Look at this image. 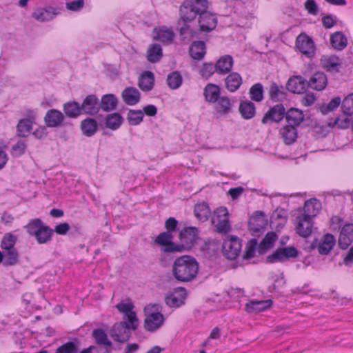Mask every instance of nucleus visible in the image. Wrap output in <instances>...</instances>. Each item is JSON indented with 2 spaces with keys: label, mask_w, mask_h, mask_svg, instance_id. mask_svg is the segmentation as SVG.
I'll return each instance as SVG.
<instances>
[{
  "label": "nucleus",
  "mask_w": 353,
  "mask_h": 353,
  "mask_svg": "<svg viewBox=\"0 0 353 353\" xmlns=\"http://www.w3.org/2000/svg\"><path fill=\"white\" fill-rule=\"evenodd\" d=\"M199 265L195 258L190 255L177 257L172 265V275L180 283L194 281L198 274Z\"/></svg>",
  "instance_id": "nucleus-1"
},
{
  "label": "nucleus",
  "mask_w": 353,
  "mask_h": 353,
  "mask_svg": "<svg viewBox=\"0 0 353 353\" xmlns=\"http://www.w3.org/2000/svg\"><path fill=\"white\" fill-rule=\"evenodd\" d=\"M207 0H186L180 6V19L185 22H191L201 11L208 9Z\"/></svg>",
  "instance_id": "nucleus-2"
},
{
  "label": "nucleus",
  "mask_w": 353,
  "mask_h": 353,
  "mask_svg": "<svg viewBox=\"0 0 353 353\" xmlns=\"http://www.w3.org/2000/svg\"><path fill=\"white\" fill-rule=\"evenodd\" d=\"M131 326L132 324L126 321L115 323L110 330V336L114 341L125 343L131 336Z\"/></svg>",
  "instance_id": "nucleus-3"
},
{
  "label": "nucleus",
  "mask_w": 353,
  "mask_h": 353,
  "mask_svg": "<svg viewBox=\"0 0 353 353\" xmlns=\"http://www.w3.org/2000/svg\"><path fill=\"white\" fill-rule=\"evenodd\" d=\"M212 223L219 233L226 234L230 229L229 213L226 208H218L214 212Z\"/></svg>",
  "instance_id": "nucleus-4"
},
{
  "label": "nucleus",
  "mask_w": 353,
  "mask_h": 353,
  "mask_svg": "<svg viewBox=\"0 0 353 353\" xmlns=\"http://www.w3.org/2000/svg\"><path fill=\"white\" fill-rule=\"evenodd\" d=\"M148 307L154 308V312L146 315L144 321V328L149 332H154L163 324L164 316L159 312L161 307L159 304L150 305Z\"/></svg>",
  "instance_id": "nucleus-5"
},
{
  "label": "nucleus",
  "mask_w": 353,
  "mask_h": 353,
  "mask_svg": "<svg viewBox=\"0 0 353 353\" xmlns=\"http://www.w3.org/2000/svg\"><path fill=\"white\" fill-rule=\"evenodd\" d=\"M299 252L294 246H287L277 248L272 254L266 257L265 261L268 263L284 262L290 259L296 258Z\"/></svg>",
  "instance_id": "nucleus-6"
},
{
  "label": "nucleus",
  "mask_w": 353,
  "mask_h": 353,
  "mask_svg": "<svg viewBox=\"0 0 353 353\" xmlns=\"http://www.w3.org/2000/svg\"><path fill=\"white\" fill-rule=\"evenodd\" d=\"M242 244L240 239L231 236L223 243L222 252L224 256L229 260L236 259L241 252Z\"/></svg>",
  "instance_id": "nucleus-7"
},
{
  "label": "nucleus",
  "mask_w": 353,
  "mask_h": 353,
  "mask_svg": "<svg viewBox=\"0 0 353 353\" xmlns=\"http://www.w3.org/2000/svg\"><path fill=\"white\" fill-rule=\"evenodd\" d=\"M198 22L201 32H209L216 28L218 20L215 14L204 9L199 16Z\"/></svg>",
  "instance_id": "nucleus-8"
},
{
  "label": "nucleus",
  "mask_w": 353,
  "mask_h": 353,
  "mask_svg": "<svg viewBox=\"0 0 353 353\" xmlns=\"http://www.w3.org/2000/svg\"><path fill=\"white\" fill-rule=\"evenodd\" d=\"M199 230L195 227H186L179 232V238L184 250L192 248L196 243Z\"/></svg>",
  "instance_id": "nucleus-9"
},
{
  "label": "nucleus",
  "mask_w": 353,
  "mask_h": 353,
  "mask_svg": "<svg viewBox=\"0 0 353 353\" xmlns=\"http://www.w3.org/2000/svg\"><path fill=\"white\" fill-rule=\"evenodd\" d=\"M335 244V237L331 234H325L322 240L318 243L316 239L310 245V250H312L317 248L318 252L320 254L327 255L330 253Z\"/></svg>",
  "instance_id": "nucleus-10"
},
{
  "label": "nucleus",
  "mask_w": 353,
  "mask_h": 353,
  "mask_svg": "<svg viewBox=\"0 0 353 353\" xmlns=\"http://www.w3.org/2000/svg\"><path fill=\"white\" fill-rule=\"evenodd\" d=\"M285 115V109L283 104H276L270 108L264 114L261 119V123L264 125L271 124L272 123L280 122Z\"/></svg>",
  "instance_id": "nucleus-11"
},
{
  "label": "nucleus",
  "mask_w": 353,
  "mask_h": 353,
  "mask_svg": "<svg viewBox=\"0 0 353 353\" xmlns=\"http://www.w3.org/2000/svg\"><path fill=\"white\" fill-rule=\"evenodd\" d=\"M311 217L297 214L295 219L296 232L302 237L309 236L312 232L313 221Z\"/></svg>",
  "instance_id": "nucleus-12"
},
{
  "label": "nucleus",
  "mask_w": 353,
  "mask_h": 353,
  "mask_svg": "<svg viewBox=\"0 0 353 353\" xmlns=\"http://www.w3.org/2000/svg\"><path fill=\"white\" fill-rule=\"evenodd\" d=\"M296 47L303 54L307 57L314 55V44L311 38L305 34H300L296 40Z\"/></svg>",
  "instance_id": "nucleus-13"
},
{
  "label": "nucleus",
  "mask_w": 353,
  "mask_h": 353,
  "mask_svg": "<svg viewBox=\"0 0 353 353\" xmlns=\"http://www.w3.org/2000/svg\"><path fill=\"white\" fill-rule=\"evenodd\" d=\"M117 310L124 314V319L126 318V321L132 324V330H135L138 327V319L136 312L132 310L134 305L132 303H123L121 302L116 305Z\"/></svg>",
  "instance_id": "nucleus-14"
},
{
  "label": "nucleus",
  "mask_w": 353,
  "mask_h": 353,
  "mask_svg": "<svg viewBox=\"0 0 353 353\" xmlns=\"http://www.w3.org/2000/svg\"><path fill=\"white\" fill-rule=\"evenodd\" d=\"M83 114L95 115L99 112V99L96 94H89L81 104Z\"/></svg>",
  "instance_id": "nucleus-15"
},
{
  "label": "nucleus",
  "mask_w": 353,
  "mask_h": 353,
  "mask_svg": "<svg viewBox=\"0 0 353 353\" xmlns=\"http://www.w3.org/2000/svg\"><path fill=\"white\" fill-rule=\"evenodd\" d=\"M321 209V202L315 198L306 201L303 208L297 210V214L314 218Z\"/></svg>",
  "instance_id": "nucleus-16"
},
{
  "label": "nucleus",
  "mask_w": 353,
  "mask_h": 353,
  "mask_svg": "<svg viewBox=\"0 0 353 353\" xmlns=\"http://www.w3.org/2000/svg\"><path fill=\"white\" fill-rule=\"evenodd\" d=\"M307 88V79L301 76L290 77L286 83V89L292 93H303Z\"/></svg>",
  "instance_id": "nucleus-17"
},
{
  "label": "nucleus",
  "mask_w": 353,
  "mask_h": 353,
  "mask_svg": "<svg viewBox=\"0 0 353 353\" xmlns=\"http://www.w3.org/2000/svg\"><path fill=\"white\" fill-rule=\"evenodd\" d=\"M353 241V224H345L341 230L339 237V246L341 249H346Z\"/></svg>",
  "instance_id": "nucleus-18"
},
{
  "label": "nucleus",
  "mask_w": 353,
  "mask_h": 353,
  "mask_svg": "<svg viewBox=\"0 0 353 353\" xmlns=\"http://www.w3.org/2000/svg\"><path fill=\"white\" fill-rule=\"evenodd\" d=\"M64 120L63 113L56 109H50L47 111L44 121L48 127L56 128L60 126Z\"/></svg>",
  "instance_id": "nucleus-19"
},
{
  "label": "nucleus",
  "mask_w": 353,
  "mask_h": 353,
  "mask_svg": "<svg viewBox=\"0 0 353 353\" xmlns=\"http://www.w3.org/2000/svg\"><path fill=\"white\" fill-rule=\"evenodd\" d=\"M29 119H20L17 126V135L21 137H27L32 130V120L34 119L35 116L32 110L28 111Z\"/></svg>",
  "instance_id": "nucleus-20"
},
{
  "label": "nucleus",
  "mask_w": 353,
  "mask_h": 353,
  "mask_svg": "<svg viewBox=\"0 0 353 353\" xmlns=\"http://www.w3.org/2000/svg\"><path fill=\"white\" fill-rule=\"evenodd\" d=\"M327 83V79L323 72H315L307 81L308 88L317 91L324 90Z\"/></svg>",
  "instance_id": "nucleus-21"
},
{
  "label": "nucleus",
  "mask_w": 353,
  "mask_h": 353,
  "mask_svg": "<svg viewBox=\"0 0 353 353\" xmlns=\"http://www.w3.org/2000/svg\"><path fill=\"white\" fill-rule=\"evenodd\" d=\"M138 85L143 92H150L154 85V74L151 71L143 72L138 78Z\"/></svg>",
  "instance_id": "nucleus-22"
},
{
  "label": "nucleus",
  "mask_w": 353,
  "mask_h": 353,
  "mask_svg": "<svg viewBox=\"0 0 353 353\" xmlns=\"http://www.w3.org/2000/svg\"><path fill=\"white\" fill-rule=\"evenodd\" d=\"M119 99L114 94H106L101 97L99 101V110L104 112H112L117 109Z\"/></svg>",
  "instance_id": "nucleus-23"
},
{
  "label": "nucleus",
  "mask_w": 353,
  "mask_h": 353,
  "mask_svg": "<svg viewBox=\"0 0 353 353\" xmlns=\"http://www.w3.org/2000/svg\"><path fill=\"white\" fill-rule=\"evenodd\" d=\"M175 292L179 293L180 297H177L174 294H170L165 298L166 305L170 307H178L181 306L184 303L183 301L186 298V290L184 288H176Z\"/></svg>",
  "instance_id": "nucleus-24"
},
{
  "label": "nucleus",
  "mask_w": 353,
  "mask_h": 353,
  "mask_svg": "<svg viewBox=\"0 0 353 353\" xmlns=\"http://www.w3.org/2000/svg\"><path fill=\"white\" fill-rule=\"evenodd\" d=\"M279 134L285 145H292L297 139V130L292 125L288 124L281 128Z\"/></svg>",
  "instance_id": "nucleus-25"
},
{
  "label": "nucleus",
  "mask_w": 353,
  "mask_h": 353,
  "mask_svg": "<svg viewBox=\"0 0 353 353\" xmlns=\"http://www.w3.org/2000/svg\"><path fill=\"white\" fill-rule=\"evenodd\" d=\"M121 97L123 101L129 105L138 103L141 98L139 91L134 87L125 88L121 93Z\"/></svg>",
  "instance_id": "nucleus-26"
},
{
  "label": "nucleus",
  "mask_w": 353,
  "mask_h": 353,
  "mask_svg": "<svg viewBox=\"0 0 353 353\" xmlns=\"http://www.w3.org/2000/svg\"><path fill=\"white\" fill-rule=\"evenodd\" d=\"M285 117L288 125L299 126L304 121V114L302 110L292 108L285 111Z\"/></svg>",
  "instance_id": "nucleus-27"
},
{
  "label": "nucleus",
  "mask_w": 353,
  "mask_h": 353,
  "mask_svg": "<svg viewBox=\"0 0 353 353\" xmlns=\"http://www.w3.org/2000/svg\"><path fill=\"white\" fill-rule=\"evenodd\" d=\"M233 58L230 55H223L216 62V73L225 74L230 72L233 66Z\"/></svg>",
  "instance_id": "nucleus-28"
},
{
  "label": "nucleus",
  "mask_w": 353,
  "mask_h": 353,
  "mask_svg": "<svg viewBox=\"0 0 353 353\" xmlns=\"http://www.w3.org/2000/svg\"><path fill=\"white\" fill-rule=\"evenodd\" d=\"M272 301L270 299L256 301L252 300L245 305V310L249 313L259 312L271 307Z\"/></svg>",
  "instance_id": "nucleus-29"
},
{
  "label": "nucleus",
  "mask_w": 353,
  "mask_h": 353,
  "mask_svg": "<svg viewBox=\"0 0 353 353\" xmlns=\"http://www.w3.org/2000/svg\"><path fill=\"white\" fill-rule=\"evenodd\" d=\"M221 94L220 87L214 83H208L203 90V95L207 102L215 103Z\"/></svg>",
  "instance_id": "nucleus-30"
},
{
  "label": "nucleus",
  "mask_w": 353,
  "mask_h": 353,
  "mask_svg": "<svg viewBox=\"0 0 353 353\" xmlns=\"http://www.w3.org/2000/svg\"><path fill=\"white\" fill-rule=\"evenodd\" d=\"M321 64L322 68L327 72H338L339 71L340 63L337 56H323L321 59Z\"/></svg>",
  "instance_id": "nucleus-31"
},
{
  "label": "nucleus",
  "mask_w": 353,
  "mask_h": 353,
  "mask_svg": "<svg viewBox=\"0 0 353 353\" xmlns=\"http://www.w3.org/2000/svg\"><path fill=\"white\" fill-rule=\"evenodd\" d=\"M239 111L244 119H251L256 114V107L251 101H241L239 104Z\"/></svg>",
  "instance_id": "nucleus-32"
},
{
  "label": "nucleus",
  "mask_w": 353,
  "mask_h": 353,
  "mask_svg": "<svg viewBox=\"0 0 353 353\" xmlns=\"http://www.w3.org/2000/svg\"><path fill=\"white\" fill-rule=\"evenodd\" d=\"M190 57L195 60H201L204 57L205 51V44L204 41H194L189 48Z\"/></svg>",
  "instance_id": "nucleus-33"
},
{
  "label": "nucleus",
  "mask_w": 353,
  "mask_h": 353,
  "mask_svg": "<svg viewBox=\"0 0 353 353\" xmlns=\"http://www.w3.org/2000/svg\"><path fill=\"white\" fill-rule=\"evenodd\" d=\"M58 12L52 7H47L37 10L33 12L32 17L39 21H50L56 16Z\"/></svg>",
  "instance_id": "nucleus-34"
},
{
  "label": "nucleus",
  "mask_w": 353,
  "mask_h": 353,
  "mask_svg": "<svg viewBox=\"0 0 353 353\" xmlns=\"http://www.w3.org/2000/svg\"><path fill=\"white\" fill-rule=\"evenodd\" d=\"M215 103L214 109L219 114L225 115L232 112V104L228 97H220Z\"/></svg>",
  "instance_id": "nucleus-35"
},
{
  "label": "nucleus",
  "mask_w": 353,
  "mask_h": 353,
  "mask_svg": "<svg viewBox=\"0 0 353 353\" xmlns=\"http://www.w3.org/2000/svg\"><path fill=\"white\" fill-rule=\"evenodd\" d=\"M330 43L335 50H342L347 45V39L342 32L338 31L330 35Z\"/></svg>",
  "instance_id": "nucleus-36"
},
{
  "label": "nucleus",
  "mask_w": 353,
  "mask_h": 353,
  "mask_svg": "<svg viewBox=\"0 0 353 353\" xmlns=\"http://www.w3.org/2000/svg\"><path fill=\"white\" fill-rule=\"evenodd\" d=\"M226 88L232 92L237 90L242 84V78L237 72H231L225 79Z\"/></svg>",
  "instance_id": "nucleus-37"
},
{
  "label": "nucleus",
  "mask_w": 353,
  "mask_h": 353,
  "mask_svg": "<svg viewBox=\"0 0 353 353\" xmlns=\"http://www.w3.org/2000/svg\"><path fill=\"white\" fill-rule=\"evenodd\" d=\"M81 129L84 135L91 137L94 135L98 130L97 122L93 118H86L81 121Z\"/></svg>",
  "instance_id": "nucleus-38"
},
{
  "label": "nucleus",
  "mask_w": 353,
  "mask_h": 353,
  "mask_svg": "<svg viewBox=\"0 0 353 353\" xmlns=\"http://www.w3.org/2000/svg\"><path fill=\"white\" fill-rule=\"evenodd\" d=\"M63 112L69 118H77L83 114L81 105L77 101H68L63 104Z\"/></svg>",
  "instance_id": "nucleus-39"
},
{
  "label": "nucleus",
  "mask_w": 353,
  "mask_h": 353,
  "mask_svg": "<svg viewBox=\"0 0 353 353\" xmlns=\"http://www.w3.org/2000/svg\"><path fill=\"white\" fill-rule=\"evenodd\" d=\"M268 94L273 101H281L286 97L283 86L279 85L274 82L270 85Z\"/></svg>",
  "instance_id": "nucleus-40"
},
{
  "label": "nucleus",
  "mask_w": 353,
  "mask_h": 353,
  "mask_svg": "<svg viewBox=\"0 0 353 353\" xmlns=\"http://www.w3.org/2000/svg\"><path fill=\"white\" fill-rule=\"evenodd\" d=\"M276 239L277 235L274 232H268L258 246L259 253L261 254L272 248Z\"/></svg>",
  "instance_id": "nucleus-41"
},
{
  "label": "nucleus",
  "mask_w": 353,
  "mask_h": 353,
  "mask_svg": "<svg viewBox=\"0 0 353 353\" xmlns=\"http://www.w3.org/2000/svg\"><path fill=\"white\" fill-rule=\"evenodd\" d=\"M92 336L98 345L111 347L112 343L108 339L105 332L101 328L94 329L92 332Z\"/></svg>",
  "instance_id": "nucleus-42"
},
{
  "label": "nucleus",
  "mask_w": 353,
  "mask_h": 353,
  "mask_svg": "<svg viewBox=\"0 0 353 353\" xmlns=\"http://www.w3.org/2000/svg\"><path fill=\"white\" fill-rule=\"evenodd\" d=\"M163 57L161 46L158 43L151 45L147 50V59L150 63H157Z\"/></svg>",
  "instance_id": "nucleus-43"
},
{
  "label": "nucleus",
  "mask_w": 353,
  "mask_h": 353,
  "mask_svg": "<svg viewBox=\"0 0 353 353\" xmlns=\"http://www.w3.org/2000/svg\"><path fill=\"white\" fill-rule=\"evenodd\" d=\"M80 342L79 339H74L57 347L54 353H78Z\"/></svg>",
  "instance_id": "nucleus-44"
},
{
  "label": "nucleus",
  "mask_w": 353,
  "mask_h": 353,
  "mask_svg": "<svg viewBox=\"0 0 353 353\" xmlns=\"http://www.w3.org/2000/svg\"><path fill=\"white\" fill-rule=\"evenodd\" d=\"M194 213L198 219L204 222L209 219L211 211L208 204L202 203L194 206Z\"/></svg>",
  "instance_id": "nucleus-45"
},
{
  "label": "nucleus",
  "mask_w": 353,
  "mask_h": 353,
  "mask_svg": "<svg viewBox=\"0 0 353 353\" xmlns=\"http://www.w3.org/2000/svg\"><path fill=\"white\" fill-rule=\"evenodd\" d=\"M45 225L43 221L39 219H30L28 223L25 226L27 233L31 236H36L38 235V232L41 231Z\"/></svg>",
  "instance_id": "nucleus-46"
},
{
  "label": "nucleus",
  "mask_w": 353,
  "mask_h": 353,
  "mask_svg": "<svg viewBox=\"0 0 353 353\" xmlns=\"http://www.w3.org/2000/svg\"><path fill=\"white\" fill-rule=\"evenodd\" d=\"M4 260L3 265L4 266H13L19 263V253L16 248L4 251Z\"/></svg>",
  "instance_id": "nucleus-47"
},
{
  "label": "nucleus",
  "mask_w": 353,
  "mask_h": 353,
  "mask_svg": "<svg viewBox=\"0 0 353 353\" xmlns=\"http://www.w3.org/2000/svg\"><path fill=\"white\" fill-rule=\"evenodd\" d=\"M189 22L182 21L181 19L178 21L177 28L182 39H190L194 37L195 31L188 23Z\"/></svg>",
  "instance_id": "nucleus-48"
},
{
  "label": "nucleus",
  "mask_w": 353,
  "mask_h": 353,
  "mask_svg": "<svg viewBox=\"0 0 353 353\" xmlns=\"http://www.w3.org/2000/svg\"><path fill=\"white\" fill-rule=\"evenodd\" d=\"M248 226L250 232H252V235H256L264 229L263 219L256 216H252L249 220Z\"/></svg>",
  "instance_id": "nucleus-49"
},
{
  "label": "nucleus",
  "mask_w": 353,
  "mask_h": 353,
  "mask_svg": "<svg viewBox=\"0 0 353 353\" xmlns=\"http://www.w3.org/2000/svg\"><path fill=\"white\" fill-rule=\"evenodd\" d=\"M123 118L119 113L108 114L105 118V126L111 130L118 129L122 123Z\"/></svg>",
  "instance_id": "nucleus-50"
},
{
  "label": "nucleus",
  "mask_w": 353,
  "mask_h": 353,
  "mask_svg": "<svg viewBox=\"0 0 353 353\" xmlns=\"http://www.w3.org/2000/svg\"><path fill=\"white\" fill-rule=\"evenodd\" d=\"M250 98L255 102H261L263 100V87L261 83H256L251 86L249 90Z\"/></svg>",
  "instance_id": "nucleus-51"
},
{
  "label": "nucleus",
  "mask_w": 353,
  "mask_h": 353,
  "mask_svg": "<svg viewBox=\"0 0 353 353\" xmlns=\"http://www.w3.org/2000/svg\"><path fill=\"white\" fill-rule=\"evenodd\" d=\"M53 232V229L45 225L41 231L38 232L35 239L39 244L47 243L52 240Z\"/></svg>",
  "instance_id": "nucleus-52"
},
{
  "label": "nucleus",
  "mask_w": 353,
  "mask_h": 353,
  "mask_svg": "<svg viewBox=\"0 0 353 353\" xmlns=\"http://www.w3.org/2000/svg\"><path fill=\"white\" fill-rule=\"evenodd\" d=\"M167 83L170 88L174 90L179 88L183 82V77L179 72L174 71L168 74Z\"/></svg>",
  "instance_id": "nucleus-53"
},
{
  "label": "nucleus",
  "mask_w": 353,
  "mask_h": 353,
  "mask_svg": "<svg viewBox=\"0 0 353 353\" xmlns=\"http://www.w3.org/2000/svg\"><path fill=\"white\" fill-rule=\"evenodd\" d=\"M17 241V236L12 233H6L1 241V248L5 250L14 249Z\"/></svg>",
  "instance_id": "nucleus-54"
},
{
  "label": "nucleus",
  "mask_w": 353,
  "mask_h": 353,
  "mask_svg": "<svg viewBox=\"0 0 353 353\" xmlns=\"http://www.w3.org/2000/svg\"><path fill=\"white\" fill-rule=\"evenodd\" d=\"M127 119L132 125L141 123L143 119V111L140 110H130L128 113Z\"/></svg>",
  "instance_id": "nucleus-55"
},
{
  "label": "nucleus",
  "mask_w": 353,
  "mask_h": 353,
  "mask_svg": "<svg viewBox=\"0 0 353 353\" xmlns=\"http://www.w3.org/2000/svg\"><path fill=\"white\" fill-rule=\"evenodd\" d=\"M343 113L346 116L353 114V92L348 94L341 102Z\"/></svg>",
  "instance_id": "nucleus-56"
},
{
  "label": "nucleus",
  "mask_w": 353,
  "mask_h": 353,
  "mask_svg": "<svg viewBox=\"0 0 353 353\" xmlns=\"http://www.w3.org/2000/svg\"><path fill=\"white\" fill-rule=\"evenodd\" d=\"M341 102L339 97H334L327 104H324L321 107V113L327 114L328 112L334 111L340 105Z\"/></svg>",
  "instance_id": "nucleus-57"
},
{
  "label": "nucleus",
  "mask_w": 353,
  "mask_h": 353,
  "mask_svg": "<svg viewBox=\"0 0 353 353\" xmlns=\"http://www.w3.org/2000/svg\"><path fill=\"white\" fill-rule=\"evenodd\" d=\"M174 37V32L169 29L160 28L157 32L156 39L163 43L171 42Z\"/></svg>",
  "instance_id": "nucleus-58"
},
{
  "label": "nucleus",
  "mask_w": 353,
  "mask_h": 353,
  "mask_svg": "<svg viewBox=\"0 0 353 353\" xmlns=\"http://www.w3.org/2000/svg\"><path fill=\"white\" fill-rule=\"evenodd\" d=\"M214 72H216V68L212 63H204L200 70L201 75L205 79L210 78Z\"/></svg>",
  "instance_id": "nucleus-59"
},
{
  "label": "nucleus",
  "mask_w": 353,
  "mask_h": 353,
  "mask_svg": "<svg viewBox=\"0 0 353 353\" xmlns=\"http://www.w3.org/2000/svg\"><path fill=\"white\" fill-rule=\"evenodd\" d=\"M257 245V240L255 239H251L248 243L245 252L243 255V259H249L254 256L256 248Z\"/></svg>",
  "instance_id": "nucleus-60"
},
{
  "label": "nucleus",
  "mask_w": 353,
  "mask_h": 353,
  "mask_svg": "<svg viewBox=\"0 0 353 353\" xmlns=\"http://www.w3.org/2000/svg\"><path fill=\"white\" fill-rule=\"evenodd\" d=\"M26 147L25 141H18L12 146L10 153L14 157H19L25 153Z\"/></svg>",
  "instance_id": "nucleus-61"
},
{
  "label": "nucleus",
  "mask_w": 353,
  "mask_h": 353,
  "mask_svg": "<svg viewBox=\"0 0 353 353\" xmlns=\"http://www.w3.org/2000/svg\"><path fill=\"white\" fill-rule=\"evenodd\" d=\"M173 239V236L169 232H161L156 238L155 242L160 245L165 246Z\"/></svg>",
  "instance_id": "nucleus-62"
},
{
  "label": "nucleus",
  "mask_w": 353,
  "mask_h": 353,
  "mask_svg": "<svg viewBox=\"0 0 353 353\" xmlns=\"http://www.w3.org/2000/svg\"><path fill=\"white\" fill-rule=\"evenodd\" d=\"M352 120L349 117L340 118L337 117L334 119L332 126H337L339 129H347L352 124Z\"/></svg>",
  "instance_id": "nucleus-63"
},
{
  "label": "nucleus",
  "mask_w": 353,
  "mask_h": 353,
  "mask_svg": "<svg viewBox=\"0 0 353 353\" xmlns=\"http://www.w3.org/2000/svg\"><path fill=\"white\" fill-rule=\"evenodd\" d=\"M84 6V0H74L65 3V7L68 10L78 12L81 10Z\"/></svg>",
  "instance_id": "nucleus-64"
}]
</instances>
